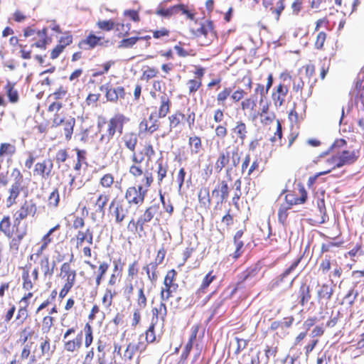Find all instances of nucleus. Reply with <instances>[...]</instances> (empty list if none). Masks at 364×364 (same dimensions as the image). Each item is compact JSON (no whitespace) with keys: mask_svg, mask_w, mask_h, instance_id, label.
I'll list each match as a JSON object with an SVG mask.
<instances>
[{"mask_svg":"<svg viewBox=\"0 0 364 364\" xmlns=\"http://www.w3.org/2000/svg\"><path fill=\"white\" fill-rule=\"evenodd\" d=\"M82 333L78 334L73 341H68L65 343L64 348L67 351L73 352L78 349L82 345Z\"/></svg>","mask_w":364,"mask_h":364,"instance_id":"nucleus-18","label":"nucleus"},{"mask_svg":"<svg viewBox=\"0 0 364 364\" xmlns=\"http://www.w3.org/2000/svg\"><path fill=\"white\" fill-rule=\"evenodd\" d=\"M161 106L159 110V117H164L169 111L170 101L166 94L161 97Z\"/></svg>","mask_w":364,"mask_h":364,"instance_id":"nucleus-21","label":"nucleus"},{"mask_svg":"<svg viewBox=\"0 0 364 364\" xmlns=\"http://www.w3.org/2000/svg\"><path fill=\"white\" fill-rule=\"evenodd\" d=\"M75 124V119L73 117L65 119L63 124L65 139L69 140L71 139L73 128Z\"/></svg>","mask_w":364,"mask_h":364,"instance_id":"nucleus-19","label":"nucleus"},{"mask_svg":"<svg viewBox=\"0 0 364 364\" xmlns=\"http://www.w3.org/2000/svg\"><path fill=\"white\" fill-rule=\"evenodd\" d=\"M85 345L86 347H89L92 342V327L89 323H87L85 326Z\"/></svg>","mask_w":364,"mask_h":364,"instance_id":"nucleus-39","label":"nucleus"},{"mask_svg":"<svg viewBox=\"0 0 364 364\" xmlns=\"http://www.w3.org/2000/svg\"><path fill=\"white\" fill-rule=\"evenodd\" d=\"M358 159L355 151H343L334 156L333 161H337V168L353 164Z\"/></svg>","mask_w":364,"mask_h":364,"instance_id":"nucleus-8","label":"nucleus"},{"mask_svg":"<svg viewBox=\"0 0 364 364\" xmlns=\"http://www.w3.org/2000/svg\"><path fill=\"white\" fill-rule=\"evenodd\" d=\"M358 295V291H355L354 289H352L346 295L344 299L350 305H352L354 303Z\"/></svg>","mask_w":364,"mask_h":364,"instance_id":"nucleus-45","label":"nucleus"},{"mask_svg":"<svg viewBox=\"0 0 364 364\" xmlns=\"http://www.w3.org/2000/svg\"><path fill=\"white\" fill-rule=\"evenodd\" d=\"M41 353L43 355H49L50 354V342H49V339L48 338H46V339L41 343Z\"/></svg>","mask_w":364,"mask_h":364,"instance_id":"nucleus-56","label":"nucleus"},{"mask_svg":"<svg viewBox=\"0 0 364 364\" xmlns=\"http://www.w3.org/2000/svg\"><path fill=\"white\" fill-rule=\"evenodd\" d=\"M68 158L67 151L64 149H61L58 151L56 154V161L58 163L65 162Z\"/></svg>","mask_w":364,"mask_h":364,"instance_id":"nucleus-62","label":"nucleus"},{"mask_svg":"<svg viewBox=\"0 0 364 364\" xmlns=\"http://www.w3.org/2000/svg\"><path fill=\"white\" fill-rule=\"evenodd\" d=\"M189 144L191 146H193V149L191 150L192 153H198L201 146L200 139L197 136L191 137L189 139Z\"/></svg>","mask_w":364,"mask_h":364,"instance_id":"nucleus-38","label":"nucleus"},{"mask_svg":"<svg viewBox=\"0 0 364 364\" xmlns=\"http://www.w3.org/2000/svg\"><path fill=\"white\" fill-rule=\"evenodd\" d=\"M214 279L215 276L212 274V272H209L208 274H207L203 279L200 290H203L206 289L210 285V284L214 280Z\"/></svg>","mask_w":364,"mask_h":364,"instance_id":"nucleus-43","label":"nucleus"},{"mask_svg":"<svg viewBox=\"0 0 364 364\" xmlns=\"http://www.w3.org/2000/svg\"><path fill=\"white\" fill-rule=\"evenodd\" d=\"M34 333L33 330H32L30 327H26L23 329L20 333V341L25 343L28 339L32 336Z\"/></svg>","mask_w":364,"mask_h":364,"instance_id":"nucleus-40","label":"nucleus"},{"mask_svg":"<svg viewBox=\"0 0 364 364\" xmlns=\"http://www.w3.org/2000/svg\"><path fill=\"white\" fill-rule=\"evenodd\" d=\"M145 348L146 345L143 342L129 343L122 355V359L127 364H139L140 354Z\"/></svg>","mask_w":364,"mask_h":364,"instance_id":"nucleus-3","label":"nucleus"},{"mask_svg":"<svg viewBox=\"0 0 364 364\" xmlns=\"http://www.w3.org/2000/svg\"><path fill=\"white\" fill-rule=\"evenodd\" d=\"M144 154L142 151H140L139 154H136L134 151L132 152V161L135 164H141L144 160Z\"/></svg>","mask_w":364,"mask_h":364,"instance_id":"nucleus-60","label":"nucleus"},{"mask_svg":"<svg viewBox=\"0 0 364 364\" xmlns=\"http://www.w3.org/2000/svg\"><path fill=\"white\" fill-rule=\"evenodd\" d=\"M299 296L301 298L300 304L301 306H304L311 298L309 287L304 284L300 287Z\"/></svg>","mask_w":364,"mask_h":364,"instance_id":"nucleus-24","label":"nucleus"},{"mask_svg":"<svg viewBox=\"0 0 364 364\" xmlns=\"http://www.w3.org/2000/svg\"><path fill=\"white\" fill-rule=\"evenodd\" d=\"M53 318L51 316H45L43 320L42 330L43 332H48L53 326Z\"/></svg>","mask_w":364,"mask_h":364,"instance_id":"nucleus-44","label":"nucleus"},{"mask_svg":"<svg viewBox=\"0 0 364 364\" xmlns=\"http://www.w3.org/2000/svg\"><path fill=\"white\" fill-rule=\"evenodd\" d=\"M229 193V188L225 181H222L221 183L215 187L213 191L212 195L218 199V203H223L228 197Z\"/></svg>","mask_w":364,"mask_h":364,"instance_id":"nucleus-11","label":"nucleus"},{"mask_svg":"<svg viewBox=\"0 0 364 364\" xmlns=\"http://www.w3.org/2000/svg\"><path fill=\"white\" fill-rule=\"evenodd\" d=\"M301 196L299 198H296L294 200V201L290 200V205H292L294 204H301L304 203L307 198V193L306 191L304 189V188H301Z\"/></svg>","mask_w":364,"mask_h":364,"instance_id":"nucleus-57","label":"nucleus"},{"mask_svg":"<svg viewBox=\"0 0 364 364\" xmlns=\"http://www.w3.org/2000/svg\"><path fill=\"white\" fill-rule=\"evenodd\" d=\"M173 287H165L163 288L161 291V299L162 301L167 300L169 297L171 296L172 288Z\"/></svg>","mask_w":364,"mask_h":364,"instance_id":"nucleus-54","label":"nucleus"},{"mask_svg":"<svg viewBox=\"0 0 364 364\" xmlns=\"http://www.w3.org/2000/svg\"><path fill=\"white\" fill-rule=\"evenodd\" d=\"M141 39H144L142 37H131L128 38H124L119 42V48H128L132 47L136 43Z\"/></svg>","mask_w":364,"mask_h":364,"instance_id":"nucleus-28","label":"nucleus"},{"mask_svg":"<svg viewBox=\"0 0 364 364\" xmlns=\"http://www.w3.org/2000/svg\"><path fill=\"white\" fill-rule=\"evenodd\" d=\"M114 182V178L112 174H105L100 181V183L103 187L109 188Z\"/></svg>","mask_w":364,"mask_h":364,"instance_id":"nucleus-42","label":"nucleus"},{"mask_svg":"<svg viewBox=\"0 0 364 364\" xmlns=\"http://www.w3.org/2000/svg\"><path fill=\"white\" fill-rule=\"evenodd\" d=\"M326 38V33L321 31L319 32L317 35L316 40L315 42V47L317 49H321L323 46V44L325 43Z\"/></svg>","mask_w":364,"mask_h":364,"instance_id":"nucleus-41","label":"nucleus"},{"mask_svg":"<svg viewBox=\"0 0 364 364\" xmlns=\"http://www.w3.org/2000/svg\"><path fill=\"white\" fill-rule=\"evenodd\" d=\"M333 294V288L331 285L323 284L317 291L318 299L330 300Z\"/></svg>","mask_w":364,"mask_h":364,"instance_id":"nucleus-17","label":"nucleus"},{"mask_svg":"<svg viewBox=\"0 0 364 364\" xmlns=\"http://www.w3.org/2000/svg\"><path fill=\"white\" fill-rule=\"evenodd\" d=\"M37 208L35 203L31 201H26L20 208L16 212V220H21L26 218L28 215H34L36 213Z\"/></svg>","mask_w":364,"mask_h":364,"instance_id":"nucleus-10","label":"nucleus"},{"mask_svg":"<svg viewBox=\"0 0 364 364\" xmlns=\"http://www.w3.org/2000/svg\"><path fill=\"white\" fill-rule=\"evenodd\" d=\"M289 203L290 204V201L289 202ZM291 205H289V206H285V205H281L279 209V212H278V219H279V221L284 224L287 218V210L291 208Z\"/></svg>","mask_w":364,"mask_h":364,"instance_id":"nucleus-37","label":"nucleus"},{"mask_svg":"<svg viewBox=\"0 0 364 364\" xmlns=\"http://www.w3.org/2000/svg\"><path fill=\"white\" fill-rule=\"evenodd\" d=\"M64 50V48H63V46H61L60 44H58V46H55V48L51 51V53H50V58L52 59H55L57 58L60 54L63 52V50Z\"/></svg>","mask_w":364,"mask_h":364,"instance_id":"nucleus-61","label":"nucleus"},{"mask_svg":"<svg viewBox=\"0 0 364 364\" xmlns=\"http://www.w3.org/2000/svg\"><path fill=\"white\" fill-rule=\"evenodd\" d=\"M146 190H144L141 186L136 187H129L125 195V198L129 203L141 204L144 202Z\"/></svg>","mask_w":364,"mask_h":364,"instance_id":"nucleus-6","label":"nucleus"},{"mask_svg":"<svg viewBox=\"0 0 364 364\" xmlns=\"http://www.w3.org/2000/svg\"><path fill=\"white\" fill-rule=\"evenodd\" d=\"M97 26L103 31H110L115 28V23L112 20L98 21Z\"/></svg>","mask_w":364,"mask_h":364,"instance_id":"nucleus-29","label":"nucleus"},{"mask_svg":"<svg viewBox=\"0 0 364 364\" xmlns=\"http://www.w3.org/2000/svg\"><path fill=\"white\" fill-rule=\"evenodd\" d=\"M158 129H159L158 124L154 123V124H151L150 126H149L147 121H142L139 124V129L140 130L147 131V132H150L151 134L154 133Z\"/></svg>","mask_w":364,"mask_h":364,"instance_id":"nucleus-36","label":"nucleus"},{"mask_svg":"<svg viewBox=\"0 0 364 364\" xmlns=\"http://www.w3.org/2000/svg\"><path fill=\"white\" fill-rule=\"evenodd\" d=\"M215 134L217 136L224 138L227 135V129L224 126L219 125L215 129Z\"/></svg>","mask_w":364,"mask_h":364,"instance_id":"nucleus-64","label":"nucleus"},{"mask_svg":"<svg viewBox=\"0 0 364 364\" xmlns=\"http://www.w3.org/2000/svg\"><path fill=\"white\" fill-rule=\"evenodd\" d=\"M232 90L230 88H225L222 92H220L217 97V100L219 102H224L228 96H230Z\"/></svg>","mask_w":364,"mask_h":364,"instance_id":"nucleus-52","label":"nucleus"},{"mask_svg":"<svg viewBox=\"0 0 364 364\" xmlns=\"http://www.w3.org/2000/svg\"><path fill=\"white\" fill-rule=\"evenodd\" d=\"M282 136V125H281L279 121L277 120V131L274 133V136L273 137H271L270 140L272 142H275L277 141V136L278 137L279 139H281Z\"/></svg>","mask_w":364,"mask_h":364,"instance_id":"nucleus-59","label":"nucleus"},{"mask_svg":"<svg viewBox=\"0 0 364 364\" xmlns=\"http://www.w3.org/2000/svg\"><path fill=\"white\" fill-rule=\"evenodd\" d=\"M100 90L105 92L107 100L114 102L119 97L123 98L124 96V90L122 87H117L115 88L109 87V85H102Z\"/></svg>","mask_w":364,"mask_h":364,"instance_id":"nucleus-9","label":"nucleus"},{"mask_svg":"<svg viewBox=\"0 0 364 364\" xmlns=\"http://www.w3.org/2000/svg\"><path fill=\"white\" fill-rule=\"evenodd\" d=\"M5 89L6 90V93L9 101L12 103L17 102L18 100V93L16 90L14 89V85L9 82L6 85Z\"/></svg>","mask_w":364,"mask_h":364,"instance_id":"nucleus-26","label":"nucleus"},{"mask_svg":"<svg viewBox=\"0 0 364 364\" xmlns=\"http://www.w3.org/2000/svg\"><path fill=\"white\" fill-rule=\"evenodd\" d=\"M233 132L240 139L241 142L243 143L247 133L245 124L242 122H237V124L233 129Z\"/></svg>","mask_w":364,"mask_h":364,"instance_id":"nucleus-25","label":"nucleus"},{"mask_svg":"<svg viewBox=\"0 0 364 364\" xmlns=\"http://www.w3.org/2000/svg\"><path fill=\"white\" fill-rule=\"evenodd\" d=\"M240 161V154L237 147L232 149L226 150L225 152H221L215 163V169L219 173L223 168L227 166V173L236 167Z\"/></svg>","mask_w":364,"mask_h":364,"instance_id":"nucleus-1","label":"nucleus"},{"mask_svg":"<svg viewBox=\"0 0 364 364\" xmlns=\"http://www.w3.org/2000/svg\"><path fill=\"white\" fill-rule=\"evenodd\" d=\"M126 148L130 151L134 152L138 141L136 134L134 132L125 133L122 138Z\"/></svg>","mask_w":364,"mask_h":364,"instance_id":"nucleus-14","label":"nucleus"},{"mask_svg":"<svg viewBox=\"0 0 364 364\" xmlns=\"http://www.w3.org/2000/svg\"><path fill=\"white\" fill-rule=\"evenodd\" d=\"M124 117L122 114H117L108 122L107 134H102L100 140L102 142L109 143L116 131L122 133Z\"/></svg>","mask_w":364,"mask_h":364,"instance_id":"nucleus-4","label":"nucleus"},{"mask_svg":"<svg viewBox=\"0 0 364 364\" xmlns=\"http://www.w3.org/2000/svg\"><path fill=\"white\" fill-rule=\"evenodd\" d=\"M108 269V264L105 262H103L100 264L99 269H98V274L96 277V286L97 287H99V285L101 283V280L104 276V274L106 273Z\"/></svg>","mask_w":364,"mask_h":364,"instance_id":"nucleus-34","label":"nucleus"},{"mask_svg":"<svg viewBox=\"0 0 364 364\" xmlns=\"http://www.w3.org/2000/svg\"><path fill=\"white\" fill-rule=\"evenodd\" d=\"M114 295V293H112L111 289H107L102 298V302L108 306L111 305Z\"/></svg>","mask_w":364,"mask_h":364,"instance_id":"nucleus-51","label":"nucleus"},{"mask_svg":"<svg viewBox=\"0 0 364 364\" xmlns=\"http://www.w3.org/2000/svg\"><path fill=\"white\" fill-rule=\"evenodd\" d=\"M138 304L143 308L146 305V298L144 294L142 288H141L139 291Z\"/></svg>","mask_w":364,"mask_h":364,"instance_id":"nucleus-63","label":"nucleus"},{"mask_svg":"<svg viewBox=\"0 0 364 364\" xmlns=\"http://www.w3.org/2000/svg\"><path fill=\"white\" fill-rule=\"evenodd\" d=\"M287 92V87L282 84L277 86L276 92L272 94V100L275 107H281L283 105Z\"/></svg>","mask_w":364,"mask_h":364,"instance_id":"nucleus-13","label":"nucleus"},{"mask_svg":"<svg viewBox=\"0 0 364 364\" xmlns=\"http://www.w3.org/2000/svg\"><path fill=\"white\" fill-rule=\"evenodd\" d=\"M156 213V208L151 206L148 208L144 213L138 219V225H139V231H144V225L145 223L150 222Z\"/></svg>","mask_w":364,"mask_h":364,"instance_id":"nucleus-15","label":"nucleus"},{"mask_svg":"<svg viewBox=\"0 0 364 364\" xmlns=\"http://www.w3.org/2000/svg\"><path fill=\"white\" fill-rule=\"evenodd\" d=\"M234 245L235 246V251L233 254V257L236 259L240 257L241 254L240 250L243 247L244 243L242 240H234Z\"/></svg>","mask_w":364,"mask_h":364,"instance_id":"nucleus-58","label":"nucleus"},{"mask_svg":"<svg viewBox=\"0 0 364 364\" xmlns=\"http://www.w3.org/2000/svg\"><path fill=\"white\" fill-rule=\"evenodd\" d=\"M175 274H176V272L173 269H172L168 272V274H166V276L164 279V284L165 287H168V286L173 287V279Z\"/></svg>","mask_w":364,"mask_h":364,"instance_id":"nucleus-48","label":"nucleus"},{"mask_svg":"<svg viewBox=\"0 0 364 364\" xmlns=\"http://www.w3.org/2000/svg\"><path fill=\"white\" fill-rule=\"evenodd\" d=\"M191 32L198 38V43L201 46L209 45L215 37L213 23L210 21L201 23L198 28L191 29Z\"/></svg>","mask_w":364,"mask_h":364,"instance_id":"nucleus-2","label":"nucleus"},{"mask_svg":"<svg viewBox=\"0 0 364 364\" xmlns=\"http://www.w3.org/2000/svg\"><path fill=\"white\" fill-rule=\"evenodd\" d=\"M15 151V146L11 144L3 143L0 146V156H11Z\"/></svg>","mask_w":364,"mask_h":364,"instance_id":"nucleus-27","label":"nucleus"},{"mask_svg":"<svg viewBox=\"0 0 364 364\" xmlns=\"http://www.w3.org/2000/svg\"><path fill=\"white\" fill-rule=\"evenodd\" d=\"M117 223L122 222L128 213V207L124 204H118L114 211Z\"/></svg>","mask_w":364,"mask_h":364,"instance_id":"nucleus-20","label":"nucleus"},{"mask_svg":"<svg viewBox=\"0 0 364 364\" xmlns=\"http://www.w3.org/2000/svg\"><path fill=\"white\" fill-rule=\"evenodd\" d=\"M22 278L23 279V287L26 290H30L33 288V284L29 278V274L28 272H25L23 274Z\"/></svg>","mask_w":364,"mask_h":364,"instance_id":"nucleus-47","label":"nucleus"},{"mask_svg":"<svg viewBox=\"0 0 364 364\" xmlns=\"http://www.w3.org/2000/svg\"><path fill=\"white\" fill-rule=\"evenodd\" d=\"M60 200L58 191L55 189L49 196L48 205L50 207L56 208Z\"/></svg>","mask_w":364,"mask_h":364,"instance_id":"nucleus-31","label":"nucleus"},{"mask_svg":"<svg viewBox=\"0 0 364 364\" xmlns=\"http://www.w3.org/2000/svg\"><path fill=\"white\" fill-rule=\"evenodd\" d=\"M184 114L181 113H176L168 117L170 122V129H171L177 127L180 124L181 119L184 118Z\"/></svg>","mask_w":364,"mask_h":364,"instance_id":"nucleus-33","label":"nucleus"},{"mask_svg":"<svg viewBox=\"0 0 364 364\" xmlns=\"http://www.w3.org/2000/svg\"><path fill=\"white\" fill-rule=\"evenodd\" d=\"M188 85L190 92H194L200 87L201 82L199 80H191L188 82Z\"/></svg>","mask_w":364,"mask_h":364,"instance_id":"nucleus-50","label":"nucleus"},{"mask_svg":"<svg viewBox=\"0 0 364 364\" xmlns=\"http://www.w3.org/2000/svg\"><path fill=\"white\" fill-rule=\"evenodd\" d=\"M154 324L152 323L146 332V340L148 343H152L155 341Z\"/></svg>","mask_w":364,"mask_h":364,"instance_id":"nucleus-46","label":"nucleus"},{"mask_svg":"<svg viewBox=\"0 0 364 364\" xmlns=\"http://www.w3.org/2000/svg\"><path fill=\"white\" fill-rule=\"evenodd\" d=\"M109 197L107 195L100 194L95 203V211L104 214V208L106 205Z\"/></svg>","mask_w":364,"mask_h":364,"instance_id":"nucleus-23","label":"nucleus"},{"mask_svg":"<svg viewBox=\"0 0 364 364\" xmlns=\"http://www.w3.org/2000/svg\"><path fill=\"white\" fill-rule=\"evenodd\" d=\"M53 164L50 159H45L41 162H38L35 165L33 170L34 175L40 176L43 178H48L52 172Z\"/></svg>","mask_w":364,"mask_h":364,"instance_id":"nucleus-7","label":"nucleus"},{"mask_svg":"<svg viewBox=\"0 0 364 364\" xmlns=\"http://www.w3.org/2000/svg\"><path fill=\"white\" fill-rule=\"evenodd\" d=\"M241 106L242 109L252 110L256 106V103L254 100H252L251 99H246L245 100L242 102Z\"/></svg>","mask_w":364,"mask_h":364,"instance_id":"nucleus-53","label":"nucleus"},{"mask_svg":"<svg viewBox=\"0 0 364 364\" xmlns=\"http://www.w3.org/2000/svg\"><path fill=\"white\" fill-rule=\"evenodd\" d=\"M10 218L9 216H5L0 223V230L2 231L5 235L10 234Z\"/></svg>","mask_w":364,"mask_h":364,"instance_id":"nucleus-35","label":"nucleus"},{"mask_svg":"<svg viewBox=\"0 0 364 364\" xmlns=\"http://www.w3.org/2000/svg\"><path fill=\"white\" fill-rule=\"evenodd\" d=\"M55 266V262H53L52 264L50 265L48 256H44L40 261L41 269L46 277L48 276L50 277L53 274Z\"/></svg>","mask_w":364,"mask_h":364,"instance_id":"nucleus-16","label":"nucleus"},{"mask_svg":"<svg viewBox=\"0 0 364 364\" xmlns=\"http://www.w3.org/2000/svg\"><path fill=\"white\" fill-rule=\"evenodd\" d=\"M284 0H279L276 4L275 7H270V11L272 14H275L277 21H279V16L282 11L284 9Z\"/></svg>","mask_w":364,"mask_h":364,"instance_id":"nucleus-30","label":"nucleus"},{"mask_svg":"<svg viewBox=\"0 0 364 364\" xmlns=\"http://www.w3.org/2000/svg\"><path fill=\"white\" fill-rule=\"evenodd\" d=\"M21 190V182L19 181H16L9 190V196L6 199V206L8 208H10L16 203V199L19 196Z\"/></svg>","mask_w":364,"mask_h":364,"instance_id":"nucleus-12","label":"nucleus"},{"mask_svg":"<svg viewBox=\"0 0 364 364\" xmlns=\"http://www.w3.org/2000/svg\"><path fill=\"white\" fill-rule=\"evenodd\" d=\"M124 15L129 17L133 21L137 22L139 21L138 12L135 10H125Z\"/></svg>","mask_w":364,"mask_h":364,"instance_id":"nucleus-49","label":"nucleus"},{"mask_svg":"<svg viewBox=\"0 0 364 364\" xmlns=\"http://www.w3.org/2000/svg\"><path fill=\"white\" fill-rule=\"evenodd\" d=\"M102 38L90 34L87 36L86 40L83 42L90 46V48H94L97 45H101Z\"/></svg>","mask_w":364,"mask_h":364,"instance_id":"nucleus-32","label":"nucleus"},{"mask_svg":"<svg viewBox=\"0 0 364 364\" xmlns=\"http://www.w3.org/2000/svg\"><path fill=\"white\" fill-rule=\"evenodd\" d=\"M300 259L294 262L289 267H288L282 274L278 276L274 281L273 286H279L286 280L289 281L287 287H291L294 281L298 277V274H293L295 269L298 266Z\"/></svg>","mask_w":364,"mask_h":364,"instance_id":"nucleus-5","label":"nucleus"},{"mask_svg":"<svg viewBox=\"0 0 364 364\" xmlns=\"http://www.w3.org/2000/svg\"><path fill=\"white\" fill-rule=\"evenodd\" d=\"M198 200L201 205L206 208L210 203L209 190L207 188H201L198 192Z\"/></svg>","mask_w":364,"mask_h":364,"instance_id":"nucleus-22","label":"nucleus"},{"mask_svg":"<svg viewBox=\"0 0 364 364\" xmlns=\"http://www.w3.org/2000/svg\"><path fill=\"white\" fill-rule=\"evenodd\" d=\"M60 227L59 225H57L56 226H55L54 228H51L48 232L47 234H46L43 237V240H42V242H43V245H46V246H48V245L51 242V239L50 238V235L54 232L57 229H58Z\"/></svg>","mask_w":364,"mask_h":364,"instance_id":"nucleus-55","label":"nucleus"}]
</instances>
